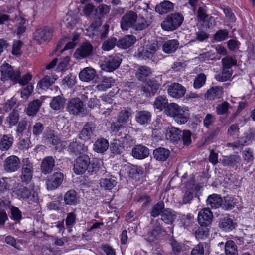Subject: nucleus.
Here are the masks:
<instances>
[{"instance_id":"1","label":"nucleus","mask_w":255,"mask_h":255,"mask_svg":"<svg viewBox=\"0 0 255 255\" xmlns=\"http://www.w3.org/2000/svg\"><path fill=\"white\" fill-rule=\"evenodd\" d=\"M165 114L172 117L175 122L179 124L186 123L190 118L189 110L185 107L172 103L165 110Z\"/></svg>"},{"instance_id":"2","label":"nucleus","mask_w":255,"mask_h":255,"mask_svg":"<svg viewBox=\"0 0 255 255\" xmlns=\"http://www.w3.org/2000/svg\"><path fill=\"white\" fill-rule=\"evenodd\" d=\"M184 17L180 13L176 12L167 15L161 23L162 28L166 31H173L182 24Z\"/></svg>"},{"instance_id":"3","label":"nucleus","mask_w":255,"mask_h":255,"mask_svg":"<svg viewBox=\"0 0 255 255\" xmlns=\"http://www.w3.org/2000/svg\"><path fill=\"white\" fill-rule=\"evenodd\" d=\"M53 98L50 103L51 108L54 110H60L64 108L65 99L58 86H53L50 89Z\"/></svg>"},{"instance_id":"4","label":"nucleus","mask_w":255,"mask_h":255,"mask_svg":"<svg viewBox=\"0 0 255 255\" xmlns=\"http://www.w3.org/2000/svg\"><path fill=\"white\" fill-rule=\"evenodd\" d=\"M0 71L2 81L8 79L17 81L21 76V72L19 70H14L11 65H2Z\"/></svg>"},{"instance_id":"5","label":"nucleus","mask_w":255,"mask_h":255,"mask_svg":"<svg viewBox=\"0 0 255 255\" xmlns=\"http://www.w3.org/2000/svg\"><path fill=\"white\" fill-rule=\"evenodd\" d=\"M90 163V158L87 155L79 156L75 160L74 171L76 174H82L88 169Z\"/></svg>"},{"instance_id":"6","label":"nucleus","mask_w":255,"mask_h":255,"mask_svg":"<svg viewBox=\"0 0 255 255\" xmlns=\"http://www.w3.org/2000/svg\"><path fill=\"white\" fill-rule=\"evenodd\" d=\"M53 31L48 27L45 26L36 30L33 33V39L38 44L50 40Z\"/></svg>"},{"instance_id":"7","label":"nucleus","mask_w":255,"mask_h":255,"mask_svg":"<svg viewBox=\"0 0 255 255\" xmlns=\"http://www.w3.org/2000/svg\"><path fill=\"white\" fill-rule=\"evenodd\" d=\"M137 19V14L133 11H129L125 13L121 20V27L123 30H128L129 28L133 29Z\"/></svg>"},{"instance_id":"8","label":"nucleus","mask_w":255,"mask_h":255,"mask_svg":"<svg viewBox=\"0 0 255 255\" xmlns=\"http://www.w3.org/2000/svg\"><path fill=\"white\" fill-rule=\"evenodd\" d=\"M64 175L62 173L60 172L54 173L46 179L47 189L49 190L57 189L62 183Z\"/></svg>"},{"instance_id":"9","label":"nucleus","mask_w":255,"mask_h":255,"mask_svg":"<svg viewBox=\"0 0 255 255\" xmlns=\"http://www.w3.org/2000/svg\"><path fill=\"white\" fill-rule=\"evenodd\" d=\"M96 129V125L92 122L87 123L83 127L79 133V138L85 141H87L94 135Z\"/></svg>"},{"instance_id":"10","label":"nucleus","mask_w":255,"mask_h":255,"mask_svg":"<svg viewBox=\"0 0 255 255\" xmlns=\"http://www.w3.org/2000/svg\"><path fill=\"white\" fill-rule=\"evenodd\" d=\"M159 87V84L155 80H150L145 85L138 87L140 91L146 97L154 95Z\"/></svg>"},{"instance_id":"11","label":"nucleus","mask_w":255,"mask_h":255,"mask_svg":"<svg viewBox=\"0 0 255 255\" xmlns=\"http://www.w3.org/2000/svg\"><path fill=\"white\" fill-rule=\"evenodd\" d=\"M20 164V161L19 158L16 156L11 155L5 160L3 167L7 172H15L19 168Z\"/></svg>"},{"instance_id":"12","label":"nucleus","mask_w":255,"mask_h":255,"mask_svg":"<svg viewBox=\"0 0 255 255\" xmlns=\"http://www.w3.org/2000/svg\"><path fill=\"white\" fill-rule=\"evenodd\" d=\"M168 93L169 96L175 98L182 97L185 92L186 89L181 84L178 83H174L168 86Z\"/></svg>"},{"instance_id":"13","label":"nucleus","mask_w":255,"mask_h":255,"mask_svg":"<svg viewBox=\"0 0 255 255\" xmlns=\"http://www.w3.org/2000/svg\"><path fill=\"white\" fill-rule=\"evenodd\" d=\"M93 46L90 43H84L76 49L74 57L77 59L85 58L91 54Z\"/></svg>"},{"instance_id":"14","label":"nucleus","mask_w":255,"mask_h":255,"mask_svg":"<svg viewBox=\"0 0 255 255\" xmlns=\"http://www.w3.org/2000/svg\"><path fill=\"white\" fill-rule=\"evenodd\" d=\"M67 109L71 114L77 115L82 112L83 102L78 98L71 99L68 103Z\"/></svg>"},{"instance_id":"15","label":"nucleus","mask_w":255,"mask_h":255,"mask_svg":"<svg viewBox=\"0 0 255 255\" xmlns=\"http://www.w3.org/2000/svg\"><path fill=\"white\" fill-rule=\"evenodd\" d=\"M241 157L239 155L230 154L226 156H223L220 159L221 163L224 166L233 168L238 166L241 162Z\"/></svg>"},{"instance_id":"16","label":"nucleus","mask_w":255,"mask_h":255,"mask_svg":"<svg viewBox=\"0 0 255 255\" xmlns=\"http://www.w3.org/2000/svg\"><path fill=\"white\" fill-rule=\"evenodd\" d=\"M212 213L209 208L202 209L198 215V221L202 226L209 225L212 220Z\"/></svg>"},{"instance_id":"17","label":"nucleus","mask_w":255,"mask_h":255,"mask_svg":"<svg viewBox=\"0 0 255 255\" xmlns=\"http://www.w3.org/2000/svg\"><path fill=\"white\" fill-rule=\"evenodd\" d=\"M68 150L71 154L76 155L85 153L87 150V147L84 144L75 139L70 143Z\"/></svg>"},{"instance_id":"18","label":"nucleus","mask_w":255,"mask_h":255,"mask_svg":"<svg viewBox=\"0 0 255 255\" xmlns=\"http://www.w3.org/2000/svg\"><path fill=\"white\" fill-rule=\"evenodd\" d=\"M55 160L52 156H47L42 161L41 171L45 175L52 172L55 166Z\"/></svg>"},{"instance_id":"19","label":"nucleus","mask_w":255,"mask_h":255,"mask_svg":"<svg viewBox=\"0 0 255 255\" xmlns=\"http://www.w3.org/2000/svg\"><path fill=\"white\" fill-rule=\"evenodd\" d=\"M110 10V6L104 4H100L95 9V11L98 17V19L95 21L94 24L95 27H98L101 26L102 21L101 18L104 17L105 16L107 15Z\"/></svg>"},{"instance_id":"20","label":"nucleus","mask_w":255,"mask_h":255,"mask_svg":"<svg viewBox=\"0 0 255 255\" xmlns=\"http://www.w3.org/2000/svg\"><path fill=\"white\" fill-rule=\"evenodd\" d=\"M104 177L100 182L101 186L106 190L112 189L117 184L116 177L106 172L104 173Z\"/></svg>"},{"instance_id":"21","label":"nucleus","mask_w":255,"mask_h":255,"mask_svg":"<svg viewBox=\"0 0 255 255\" xmlns=\"http://www.w3.org/2000/svg\"><path fill=\"white\" fill-rule=\"evenodd\" d=\"M151 224L153 225L151 231L148 233V240L150 242L157 239L162 233L163 229L157 220H152Z\"/></svg>"},{"instance_id":"22","label":"nucleus","mask_w":255,"mask_h":255,"mask_svg":"<svg viewBox=\"0 0 255 255\" xmlns=\"http://www.w3.org/2000/svg\"><path fill=\"white\" fill-rule=\"evenodd\" d=\"M218 226L223 231L228 232L235 228V223L229 215H226L220 219Z\"/></svg>"},{"instance_id":"23","label":"nucleus","mask_w":255,"mask_h":255,"mask_svg":"<svg viewBox=\"0 0 255 255\" xmlns=\"http://www.w3.org/2000/svg\"><path fill=\"white\" fill-rule=\"evenodd\" d=\"M158 49L157 42H153L147 44L143 47L142 51H139L140 56L143 59H146L152 56Z\"/></svg>"},{"instance_id":"24","label":"nucleus","mask_w":255,"mask_h":255,"mask_svg":"<svg viewBox=\"0 0 255 255\" xmlns=\"http://www.w3.org/2000/svg\"><path fill=\"white\" fill-rule=\"evenodd\" d=\"M149 154V149L143 145H136L132 150V155L136 159H144L148 157Z\"/></svg>"},{"instance_id":"25","label":"nucleus","mask_w":255,"mask_h":255,"mask_svg":"<svg viewBox=\"0 0 255 255\" xmlns=\"http://www.w3.org/2000/svg\"><path fill=\"white\" fill-rule=\"evenodd\" d=\"M19 195L23 199L29 200L33 202L38 201V194L34 190H30L27 188H21L19 190Z\"/></svg>"},{"instance_id":"26","label":"nucleus","mask_w":255,"mask_h":255,"mask_svg":"<svg viewBox=\"0 0 255 255\" xmlns=\"http://www.w3.org/2000/svg\"><path fill=\"white\" fill-rule=\"evenodd\" d=\"M152 20L145 18L141 15L138 17L137 15V19L133 25V29L136 31H142L147 28L152 24Z\"/></svg>"},{"instance_id":"27","label":"nucleus","mask_w":255,"mask_h":255,"mask_svg":"<svg viewBox=\"0 0 255 255\" xmlns=\"http://www.w3.org/2000/svg\"><path fill=\"white\" fill-rule=\"evenodd\" d=\"M182 131L175 127L169 128L166 133V138L172 142L181 140Z\"/></svg>"},{"instance_id":"28","label":"nucleus","mask_w":255,"mask_h":255,"mask_svg":"<svg viewBox=\"0 0 255 255\" xmlns=\"http://www.w3.org/2000/svg\"><path fill=\"white\" fill-rule=\"evenodd\" d=\"M57 79L58 76L56 75H53L51 77L48 75H45L38 83L37 88L42 90L47 89L51 86Z\"/></svg>"},{"instance_id":"29","label":"nucleus","mask_w":255,"mask_h":255,"mask_svg":"<svg viewBox=\"0 0 255 255\" xmlns=\"http://www.w3.org/2000/svg\"><path fill=\"white\" fill-rule=\"evenodd\" d=\"M232 65H223L222 70L221 73L215 76V79L220 82H224L228 80L232 74L231 69Z\"/></svg>"},{"instance_id":"30","label":"nucleus","mask_w":255,"mask_h":255,"mask_svg":"<svg viewBox=\"0 0 255 255\" xmlns=\"http://www.w3.org/2000/svg\"><path fill=\"white\" fill-rule=\"evenodd\" d=\"M174 8L173 4L168 0H164L155 7V11L159 14H164L172 11Z\"/></svg>"},{"instance_id":"31","label":"nucleus","mask_w":255,"mask_h":255,"mask_svg":"<svg viewBox=\"0 0 255 255\" xmlns=\"http://www.w3.org/2000/svg\"><path fill=\"white\" fill-rule=\"evenodd\" d=\"M207 205L212 209H217L222 207L223 200L221 197L216 194L209 196L206 200Z\"/></svg>"},{"instance_id":"32","label":"nucleus","mask_w":255,"mask_h":255,"mask_svg":"<svg viewBox=\"0 0 255 255\" xmlns=\"http://www.w3.org/2000/svg\"><path fill=\"white\" fill-rule=\"evenodd\" d=\"M96 76V71L91 67H86L79 73L80 79L84 82L92 80Z\"/></svg>"},{"instance_id":"33","label":"nucleus","mask_w":255,"mask_h":255,"mask_svg":"<svg viewBox=\"0 0 255 255\" xmlns=\"http://www.w3.org/2000/svg\"><path fill=\"white\" fill-rule=\"evenodd\" d=\"M136 41V37L134 35H126L118 41L117 46L119 47L126 49L132 45Z\"/></svg>"},{"instance_id":"34","label":"nucleus","mask_w":255,"mask_h":255,"mask_svg":"<svg viewBox=\"0 0 255 255\" xmlns=\"http://www.w3.org/2000/svg\"><path fill=\"white\" fill-rule=\"evenodd\" d=\"M170 154V151L169 149L159 147L155 149L153 151L154 157L158 161H166L169 157Z\"/></svg>"},{"instance_id":"35","label":"nucleus","mask_w":255,"mask_h":255,"mask_svg":"<svg viewBox=\"0 0 255 255\" xmlns=\"http://www.w3.org/2000/svg\"><path fill=\"white\" fill-rule=\"evenodd\" d=\"M109 146V142L105 138H101L97 139L93 146V150L100 153L105 152Z\"/></svg>"},{"instance_id":"36","label":"nucleus","mask_w":255,"mask_h":255,"mask_svg":"<svg viewBox=\"0 0 255 255\" xmlns=\"http://www.w3.org/2000/svg\"><path fill=\"white\" fill-rule=\"evenodd\" d=\"M13 143V137L11 134L3 135L0 139V149L1 151H7Z\"/></svg>"},{"instance_id":"37","label":"nucleus","mask_w":255,"mask_h":255,"mask_svg":"<svg viewBox=\"0 0 255 255\" xmlns=\"http://www.w3.org/2000/svg\"><path fill=\"white\" fill-rule=\"evenodd\" d=\"M135 119L140 125L147 124L151 121V115L147 111H140L136 113Z\"/></svg>"},{"instance_id":"38","label":"nucleus","mask_w":255,"mask_h":255,"mask_svg":"<svg viewBox=\"0 0 255 255\" xmlns=\"http://www.w3.org/2000/svg\"><path fill=\"white\" fill-rule=\"evenodd\" d=\"M170 104H168L166 97L164 95L157 97L154 102L153 106L155 109L161 111L165 109H167Z\"/></svg>"},{"instance_id":"39","label":"nucleus","mask_w":255,"mask_h":255,"mask_svg":"<svg viewBox=\"0 0 255 255\" xmlns=\"http://www.w3.org/2000/svg\"><path fill=\"white\" fill-rule=\"evenodd\" d=\"M78 197L76 192L74 190H70L64 195V201L66 204L74 205L78 202Z\"/></svg>"},{"instance_id":"40","label":"nucleus","mask_w":255,"mask_h":255,"mask_svg":"<svg viewBox=\"0 0 255 255\" xmlns=\"http://www.w3.org/2000/svg\"><path fill=\"white\" fill-rule=\"evenodd\" d=\"M179 42L177 40H169L163 45L162 49L166 53H172L177 50Z\"/></svg>"},{"instance_id":"41","label":"nucleus","mask_w":255,"mask_h":255,"mask_svg":"<svg viewBox=\"0 0 255 255\" xmlns=\"http://www.w3.org/2000/svg\"><path fill=\"white\" fill-rule=\"evenodd\" d=\"M132 110L130 108H126L122 110L118 116V122L120 123H126L131 117Z\"/></svg>"},{"instance_id":"42","label":"nucleus","mask_w":255,"mask_h":255,"mask_svg":"<svg viewBox=\"0 0 255 255\" xmlns=\"http://www.w3.org/2000/svg\"><path fill=\"white\" fill-rule=\"evenodd\" d=\"M222 93V88L213 87L209 89L205 94V97L209 100L219 98Z\"/></svg>"},{"instance_id":"43","label":"nucleus","mask_w":255,"mask_h":255,"mask_svg":"<svg viewBox=\"0 0 255 255\" xmlns=\"http://www.w3.org/2000/svg\"><path fill=\"white\" fill-rule=\"evenodd\" d=\"M41 105V101L36 99L30 102L27 107L26 113L29 116H34Z\"/></svg>"},{"instance_id":"44","label":"nucleus","mask_w":255,"mask_h":255,"mask_svg":"<svg viewBox=\"0 0 255 255\" xmlns=\"http://www.w3.org/2000/svg\"><path fill=\"white\" fill-rule=\"evenodd\" d=\"M176 218L175 213L170 209L164 210L161 214L162 220L167 224L172 223Z\"/></svg>"},{"instance_id":"45","label":"nucleus","mask_w":255,"mask_h":255,"mask_svg":"<svg viewBox=\"0 0 255 255\" xmlns=\"http://www.w3.org/2000/svg\"><path fill=\"white\" fill-rule=\"evenodd\" d=\"M79 19L77 15L74 14L72 11L69 12L65 16V24L67 27L72 29L77 24Z\"/></svg>"},{"instance_id":"46","label":"nucleus","mask_w":255,"mask_h":255,"mask_svg":"<svg viewBox=\"0 0 255 255\" xmlns=\"http://www.w3.org/2000/svg\"><path fill=\"white\" fill-rule=\"evenodd\" d=\"M226 255H238L237 246L234 241L228 240L225 244Z\"/></svg>"},{"instance_id":"47","label":"nucleus","mask_w":255,"mask_h":255,"mask_svg":"<svg viewBox=\"0 0 255 255\" xmlns=\"http://www.w3.org/2000/svg\"><path fill=\"white\" fill-rule=\"evenodd\" d=\"M110 150L111 152L115 155H120L124 149L120 140L114 139L112 142L110 147Z\"/></svg>"},{"instance_id":"48","label":"nucleus","mask_w":255,"mask_h":255,"mask_svg":"<svg viewBox=\"0 0 255 255\" xmlns=\"http://www.w3.org/2000/svg\"><path fill=\"white\" fill-rule=\"evenodd\" d=\"M113 83L114 80L111 78L104 77L96 86V88L99 91H105L110 88Z\"/></svg>"},{"instance_id":"49","label":"nucleus","mask_w":255,"mask_h":255,"mask_svg":"<svg viewBox=\"0 0 255 255\" xmlns=\"http://www.w3.org/2000/svg\"><path fill=\"white\" fill-rule=\"evenodd\" d=\"M151 73L150 68L147 66H142L137 71L136 76L138 80H143L145 78L149 76Z\"/></svg>"},{"instance_id":"50","label":"nucleus","mask_w":255,"mask_h":255,"mask_svg":"<svg viewBox=\"0 0 255 255\" xmlns=\"http://www.w3.org/2000/svg\"><path fill=\"white\" fill-rule=\"evenodd\" d=\"M143 172L141 167L137 166H132L129 170V176L135 180H138L142 176Z\"/></svg>"},{"instance_id":"51","label":"nucleus","mask_w":255,"mask_h":255,"mask_svg":"<svg viewBox=\"0 0 255 255\" xmlns=\"http://www.w3.org/2000/svg\"><path fill=\"white\" fill-rule=\"evenodd\" d=\"M236 205L235 200L231 197H225L222 204V208L225 210L233 209Z\"/></svg>"},{"instance_id":"52","label":"nucleus","mask_w":255,"mask_h":255,"mask_svg":"<svg viewBox=\"0 0 255 255\" xmlns=\"http://www.w3.org/2000/svg\"><path fill=\"white\" fill-rule=\"evenodd\" d=\"M117 42L116 38L111 37L103 42L102 49L104 51H109L113 49L116 44L117 45Z\"/></svg>"},{"instance_id":"53","label":"nucleus","mask_w":255,"mask_h":255,"mask_svg":"<svg viewBox=\"0 0 255 255\" xmlns=\"http://www.w3.org/2000/svg\"><path fill=\"white\" fill-rule=\"evenodd\" d=\"M164 204L163 201H159L154 205L151 209L150 214L153 217L158 216L164 211Z\"/></svg>"},{"instance_id":"54","label":"nucleus","mask_w":255,"mask_h":255,"mask_svg":"<svg viewBox=\"0 0 255 255\" xmlns=\"http://www.w3.org/2000/svg\"><path fill=\"white\" fill-rule=\"evenodd\" d=\"M19 114L17 111L13 110L7 118L6 121L10 127L16 125L19 121Z\"/></svg>"},{"instance_id":"55","label":"nucleus","mask_w":255,"mask_h":255,"mask_svg":"<svg viewBox=\"0 0 255 255\" xmlns=\"http://www.w3.org/2000/svg\"><path fill=\"white\" fill-rule=\"evenodd\" d=\"M230 105L227 102L217 105L216 107L217 115H227Z\"/></svg>"},{"instance_id":"56","label":"nucleus","mask_w":255,"mask_h":255,"mask_svg":"<svg viewBox=\"0 0 255 255\" xmlns=\"http://www.w3.org/2000/svg\"><path fill=\"white\" fill-rule=\"evenodd\" d=\"M33 170L21 169V174L20 176L21 182L25 184L29 183L33 176Z\"/></svg>"},{"instance_id":"57","label":"nucleus","mask_w":255,"mask_h":255,"mask_svg":"<svg viewBox=\"0 0 255 255\" xmlns=\"http://www.w3.org/2000/svg\"><path fill=\"white\" fill-rule=\"evenodd\" d=\"M124 148H128L135 144V141L129 135H126L124 137H121L120 139Z\"/></svg>"},{"instance_id":"58","label":"nucleus","mask_w":255,"mask_h":255,"mask_svg":"<svg viewBox=\"0 0 255 255\" xmlns=\"http://www.w3.org/2000/svg\"><path fill=\"white\" fill-rule=\"evenodd\" d=\"M206 80V76L204 74H199L194 81L193 86L195 89H199L203 86Z\"/></svg>"},{"instance_id":"59","label":"nucleus","mask_w":255,"mask_h":255,"mask_svg":"<svg viewBox=\"0 0 255 255\" xmlns=\"http://www.w3.org/2000/svg\"><path fill=\"white\" fill-rule=\"evenodd\" d=\"M201 226L200 227H198L197 229L195 230L194 235L196 239L198 240L203 239L208 236V231L207 228Z\"/></svg>"},{"instance_id":"60","label":"nucleus","mask_w":255,"mask_h":255,"mask_svg":"<svg viewBox=\"0 0 255 255\" xmlns=\"http://www.w3.org/2000/svg\"><path fill=\"white\" fill-rule=\"evenodd\" d=\"M214 58L213 55L211 54L210 52H207L200 54L197 58H195V62H206L209 60Z\"/></svg>"},{"instance_id":"61","label":"nucleus","mask_w":255,"mask_h":255,"mask_svg":"<svg viewBox=\"0 0 255 255\" xmlns=\"http://www.w3.org/2000/svg\"><path fill=\"white\" fill-rule=\"evenodd\" d=\"M47 142L53 145H57L59 143V139L57 135H55L54 131H50L46 135Z\"/></svg>"},{"instance_id":"62","label":"nucleus","mask_w":255,"mask_h":255,"mask_svg":"<svg viewBox=\"0 0 255 255\" xmlns=\"http://www.w3.org/2000/svg\"><path fill=\"white\" fill-rule=\"evenodd\" d=\"M192 133L190 130H185L182 131L181 140L184 145L188 146L191 143Z\"/></svg>"},{"instance_id":"63","label":"nucleus","mask_w":255,"mask_h":255,"mask_svg":"<svg viewBox=\"0 0 255 255\" xmlns=\"http://www.w3.org/2000/svg\"><path fill=\"white\" fill-rule=\"evenodd\" d=\"M215 116L211 114H207L203 120L204 126L207 128L209 127L215 122Z\"/></svg>"},{"instance_id":"64","label":"nucleus","mask_w":255,"mask_h":255,"mask_svg":"<svg viewBox=\"0 0 255 255\" xmlns=\"http://www.w3.org/2000/svg\"><path fill=\"white\" fill-rule=\"evenodd\" d=\"M228 36V32L225 30L218 31L214 36V39L217 41H222L225 40Z\"/></svg>"}]
</instances>
